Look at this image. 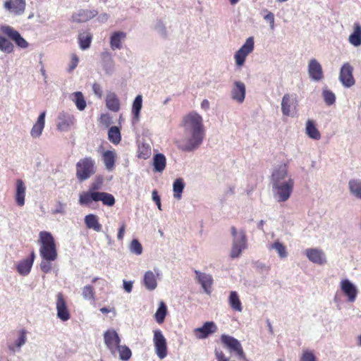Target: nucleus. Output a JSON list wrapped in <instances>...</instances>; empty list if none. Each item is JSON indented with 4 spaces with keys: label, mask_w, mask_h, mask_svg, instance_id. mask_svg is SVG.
<instances>
[{
    "label": "nucleus",
    "mask_w": 361,
    "mask_h": 361,
    "mask_svg": "<svg viewBox=\"0 0 361 361\" xmlns=\"http://www.w3.org/2000/svg\"><path fill=\"white\" fill-rule=\"evenodd\" d=\"M181 126L183 137L176 142L178 148L187 152L198 149L205 135L202 117L197 112L192 111L183 118Z\"/></svg>",
    "instance_id": "nucleus-1"
},
{
    "label": "nucleus",
    "mask_w": 361,
    "mask_h": 361,
    "mask_svg": "<svg viewBox=\"0 0 361 361\" xmlns=\"http://www.w3.org/2000/svg\"><path fill=\"white\" fill-rule=\"evenodd\" d=\"M270 185L274 200L285 202L290 197L295 180L288 163H281L273 167L270 176Z\"/></svg>",
    "instance_id": "nucleus-2"
},
{
    "label": "nucleus",
    "mask_w": 361,
    "mask_h": 361,
    "mask_svg": "<svg viewBox=\"0 0 361 361\" xmlns=\"http://www.w3.org/2000/svg\"><path fill=\"white\" fill-rule=\"evenodd\" d=\"M39 239L42 243L39 248L41 257L48 260H56L58 255L52 235L47 231H41L39 233Z\"/></svg>",
    "instance_id": "nucleus-3"
},
{
    "label": "nucleus",
    "mask_w": 361,
    "mask_h": 361,
    "mask_svg": "<svg viewBox=\"0 0 361 361\" xmlns=\"http://www.w3.org/2000/svg\"><path fill=\"white\" fill-rule=\"evenodd\" d=\"M76 178L80 182L89 179L96 172L95 160L90 157L80 159L75 165Z\"/></svg>",
    "instance_id": "nucleus-4"
},
{
    "label": "nucleus",
    "mask_w": 361,
    "mask_h": 361,
    "mask_svg": "<svg viewBox=\"0 0 361 361\" xmlns=\"http://www.w3.org/2000/svg\"><path fill=\"white\" fill-rule=\"evenodd\" d=\"M231 231L233 236V244L230 256L231 258L235 259L240 257L242 251L247 248V238L243 230L238 232L236 228L232 226Z\"/></svg>",
    "instance_id": "nucleus-5"
},
{
    "label": "nucleus",
    "mask_w": 361,
    "mask_h": 361,
    "mask_svg": "<svg viewBox=\"0 0 361 361\" xmlns=\"http://www.w3.org/2000/svg\"><path fill=\"white\" fill-rule=\"evenodd\" d=\"M298 102L295 94H285L281 100V111L283 116L294 117L298 112Z\"/></svg>",
    "instance_id": "nucleus-6"
},
{
    "label": "nucleus",
    "mask_w": 361,
    "mask_h": 361,
    "mask_svg": "<svg viewBox=\"0 0 361 361\" xmlns=\"http://www.w3.org/2000/svg\"><path fill=\"white\" fill-rule=\"evenodd\" d=\"M255 42L253 37H248L242 47L235 53L234 59L238 67L244 65L247 56L254 50Z\"/></svg>",
    "instance_id": "nucleus-7"
},
{
    "label": "nucleus",
    "mask_w": 361,
    "mask_h": 361,
    "mask_svg": "<svg viewBox=\"0 0 361 361\" xmlns=\"http://www.w3.org/2000/svg\"><path fill=\"white\" fill-rule=\"evenodd\" d=\"M0 30L3 34L13 40L18 47L22 49L28 47V42L21 36L20 32L13 27L8 25H3L1 26Z\"/></svg>",
    "instance_id": "nucleus-8"
},
{
    "label": "nucleus",
    "mask_w": 361,
    "mask_h": 361,
    "mask_svg": "<svg viewBox=\"0 0 361 361\" xmlns=\"http://www.w3.org/2000/svg\"><path fill=\"white\" fill-rule=\"evenodd\" d=\"M153 343L157 355L161 360L165 358L167 355V343L161 331H154Z\"/></svg>",
    "instance_id": "nucleus-9"
},
{
    "label": "nucleus",
    "mask_w": 361,
    "mask_h": 361,
    "mask_svg": "<svg viewBox=\"0 0 361 361\" xmlns=\"http://www.w3.org/2000/svg\"><path fill=\"white\" fill-rule=\"evenodd\" d=\"M75 123V118L71 113L62 111L59 113L56 118L57 129L62 132H68Z\"/></svg>",
    "instance_id": "nucleus-10"
},
{
    "label": "nucleus",
    "mask_w": 361,
    "mask_h": 361,
    "mask_svg": "<svg viewBox=\"0 0 361 361\" xmlns=\"http://www.w3.org/2000/svg\"><path fill=\"white\" fill-rule=\"evenodd\" d=\"M221 341L231 352L235 353L239 358L245 359V354L242 345L236 338L228 335H222Z\"/></svg>",
    "instance_id": "nucleus-11"
},
{
    "label": "nucleus",
    "mask_w": 361,
    "mask_h": 361,
    "mask_svg": "<svg viewBox=\"0 0 361 361\" xmlns=\"http://www.w3.org/2000/svg\"><path fill=\"white\" fill-rule=\"evenodd\" d=\"M104 343L111 354L115 355L121 343V338L114 329L107 330L104 334Z\"/></svg>",
    "instance_id": "nucleus-12"
},
{
    "label": "nucleus",
    "mask_w": 361,
    "mask_h": 361,
    "mask_svg": "<svg viewBox=\"0 0 361 361\" xmlns=\"http://www.w3.org/2000/svg\"><path fill=\"white\" fill-rule=\"evenodd\" d=\"M305 254L307 258L314 264L324 265L327 262L325 252L319 248H307Z\"/></svg>",
    "instance_id": "nucleus-13"
},
{
    "label": "nucleus",
    "mask_w": 361,
    "mask_h": 361,
    "mask_svg": "<svg viewBox=\"0 0 361 361\" xmlns=\"http://www.w3.org/2000/svg\"><path fill=\"white\" fill-rule=\"evenodd\" d=\"M340 288L343 293L347 296L348 301L354 302L357 298L358 290L355 284L349 279H345L341 281Z\"/></svg>",
    "instance_id": "nucleus-14"
},
{
    "label": "nucleus",
    "mask_w": 361,
    "mask_h": 361,
    "mask_svg": "<svg viewBox=\"0 0 361 361\" xmlns=\"http://www.w3.org/2000/svg\"><path fill=\"white\" fill-rule=\"evenodd\" d=\"M217 329V326L214 322H206L202 326L195 328L193 334L197 339H204L215 333Z\"/></svg>",
    "instance_id": "nucleus-15"
},
{
    "label": "nucleus",
    "mask_w": 361,
    "mask_h": 361,
    "mask_svg": "<svg viewBox=\"0 0 361 361\" xmlns=\"http://www.w3.org/2000/svg\"><path fill=\"white\" fill-rule=\"evenodd\" d=\"M160 275V270L157 268L154 271H147L143 276L142 283L145 288L149 291L154 290L157 287V277Z\"/></svg>",
    "instance_id": "nucleus-16"
},
{
    "label": "nucleus",
    "mask_w": 361,
    "mask_h": 361,
    "mask_svg": "<svg viewBox=\"0 0 361 361\" xmlns=\"http://www.w3.org/2000/svg\"><path fill=\"white\" fill-rule=\"evenodd\" d=\"M25 0H6L4 4V8L15 16L22 15L25 12Z\"/></svg>",
    "instance_id": "nucleus-17"
},
{
    "label": "nucleus",
    "mask_w": 361,
    "mask_h": 361,
    "mask_svg": "<svg viewBox=\"0 0 361 361\" xmlns=\"http://www.w3.org/2000/svg\"><path fill=\"white\" fill-rule=\"evenodd\" d=\"M339 80L343 86L350 87L355 84L353 76V67L348 63H345L341 68Z\"/></svg>",
    "instance_id": "nucleus-18"
},
{
    "label": "nucleus",
    "mask_w": 361,
    "mask_h": 361,
    "mask_svg": "<svg viewBox=\"0 0 361 361\" xmlns=\"http://www.w3.org/2000/svg\"><path fill=\"white\" fill-rule=\"evenodd\" d=\"M56 298L57 317L63 322L68 321L71 316L62 293H59Z\"/></svg>",
    "instance_id": "nucleus-19"
},
{
    "label": "nucleus",
    "mask_w": 361,
    "mask_h": 361,
    "mask_svg": "<svg viewBox=\"0 0 361 361\" xmlns=\"http://www.w3.org/2000/svg\"><path fill=\"white\" fill-rule=\"evenodd\" d=\"M195 274L196 275L195 280L201 285L204 291L207 294H210L213 283L212 275L198 270H195Z\"/></svg>",
    "instance_id": "nucleus-20"
},
{
    "label": "nucleus",
    "mask_w": 361,
    "mask_h": 361,
    "mask_svg": "<svg viewBox=\"0 0 361 361\" xmlns=\"http://www.w3.org/2000/svg\"><path fill=\"white\" fill-rule=\"evenodd\" d=\"M308 73L314 81H319L324 77L322 67L315 59H312L309 62Z\"/></svg>",
    "instance_id": "nucleus-21"
},
{
    "label": "nucleus",
    "mask_w": 361,
    "mask_h": 361,
    "mask_svg": "<svg viewBox=\"0 0 361 361\" xmlns=\"http://www.w3.org/2000/svg\"><path fill=\"white\" fill-rule=\"evenodd\" d=\"M126 37V32L123 31H116L112 32L109 40L111 49L113 51L121 49Z\"/></svg>",
    "instance_id": "nucleus-22"
},
{
    "label": "nucleus",
    "mask_w": 361,
    "mask_h": 361,
    "mask_svg": "<svg viewBox=\"0 0 361 361\" xmlns=\"http://www.w3.org/2000/svg\"><path fill=\"white\" fill-rule=\"evenodd\" d=\"M15 201L18 207H23L25 202L26 186L21 179L16 180Z\"/></svg>",
    "instance_id": "nucleus-23"
},
{
    "label": "nucleus",
    "mask_w": 361,
    "mask_h": 361,
    "mask_svg": "<svg viewBox=\"0 0 361 361\" xmlns=\"http://www.w3.org/2000/svg\"><path fill=\"white\" fill-rule=\"evenodd\" d=\"M97 13L95 10L80 9L73 14L72 20L75 23H84L95 17Z\"/></svg>",
    "instance_id": "nucleus-24"
},
{
    "label": "nucleus",
    "mask_w": 361,
    "mask_h": 361,
    "mask_svg": "<svg viewBox=\"0 0 361 361\" xmlns=\"http://www.w3.org/2000/svg\"><path fill=\"white\" fill-rule=\"evenodd\" d=\"M245 97V85L241 81H235L231 90V97L238 103H243Z\"/></svg>",
    "instance_id": "nucleus-25"
},
{
    "label": "nucleus",
    "mask_w": 361,
    "mask_h": 361,
    "mask_svg": "<svg viewBox=\"0 0 361 361\" xmlns=\"http://www.w3.org/2000/svg\"><path fill=\"white\" fill-rule=\"evenodd\" d=\"M46 111L42 112L37 118L36 123L33 125L30 135L33 138H38L41 136L45 126Z\"/></svg>",
    "instance_id": "nucleus-26"
},
{
    "label": "nucleus",
    "mask_w": 361,
    "mask_h": 361,
    "mask_svg": "<svg viewBox=\"0 0 361 361\" xmlns=\"http://www.w3.org/2000/svg\"><path fill=\"white\" fill-rule=\"evenodd\" d=\"M102 157L106 169L109 171H112L114 169L117 158L116 152L113 150L104 151L102 154Z\"/></svg>",
    "instance_id": "nucleus-27"
},
{
    "label": "nucleus",
    "mask_w": 361,
    "mask_h": 361,
    "mask_svg": "<svg viewBox=\"0 0 361 361\" xmlns=\"http://www.w3.org/2000/svg\"><path fill=\"white\" fill-rule=\"evenodd\" d=\"M106 108L114 112H118L121 108L120 100L117 94L113 92H108L106 96Z\"/></svg>",
    "instance_id": "nucleus-28"
},
{
    "label": "nucleus",
    "mask_w": 361,
    "mask_h": 361,
    "mask_svg": "<svg viewBox=\"0 0 361 361\" xmlns=\"http://www.w3.org/2000/svg\"><path fill=\"white\" fill-rule=\"evenodd\" d=\"M305 133L311 139L319 140L321 138V133L317 129L315 123L312 120H307L305 123Z\"/></svg>",
    "instance_id": "nucleus-29"
},
{
    "label": "nucleus",
    "mask_w": 361,
    "mask_h": 361,
    "mask_svg": "<svg viewBox=\"0 0 361 361\" xmlns=\"http://www.w3.org/2000/svg\"><path fill=\"white\" fill-rule=\"evenodd\" d=\"M69 99L75 104L76 108L82 111H84L87 106L86 100L83 94L81 92H75L70 94Z\"/></svg>",
    "instance_id": "nucleus-30"
},
{
    "label": "nucleus",
    "mask_w": 361,
    "mask_h": 361,
    "mask_svg": "<svg viewBox=\"0 0 361 361\" xmlns=\"http://www.w3.org/2000/svg\"><path fill=\"white\" fill-rule=\"evenodd\" d=\"M102 66L106 73L111 75L115 69V65L111 54L109 52H104L102 54Z\"/></svg>",
    "instance_id": "nucleus-31"
},
{
    "label": "nucleus",
    "mask_w": 361,
    "mask_h": 361,
    "mask_svg": "<svg viewBox=\"0 0 361 361\" xmlns=\"http://www.w3.org/2000/svg\"><path fill=\"white\" fill-rule=\"evenodd\" d=\"M348 41L354 47L361 45V25L360 23H354L353 32L350 35Z\"/></svg>",
    "instance_id": "nucleus-32"
},
{
    "label": "nucleus",
    "mask_w": 361,
    "mask_h": 361,
    "mask_svg": "<svg viewBox=\"0 0 361 361\" xmlns=\"http://www.w3.org/2000/svg\"><path fill=\"white\" fill-rule=\"evenodd\" d=\"M84 221L87 228L93 229L97 232L102 231V225L99 224L98 217L96 215L93 214L86 215Z\"/></svg>",
    "instance_id": "nucleus-33"
},
{
    "label": "nucleus",
    "mask_w": 361,
    "mask_h": 361,
    "mask_svg": "<svg viewBox=\"0 0 361 361\" xmlns=\"http://www.w3.org/2000/svg\"><path fill=\"white\" fill-rule=\"evenodd\" d=\"M142 107V97L139 94L135 98L132 105L133 121L138 122L140 120V111Z\"/></svg>",
    "instance_id": "nucleus-34"
},
{
    "label": "nucleus",
    "mask_w": 361,
    "mask_h": 361,
    "mask_svg": "<svg viewBox=\"0 0 361 361\" xmlns=\"http://www.w3.org/2000/svg\"><path fill=\"white\" fill-rule=\"evenodd\" d=\"M166 165V157L161 153L157 154L153 157L154 171L161 173L164 171Z\"/></svg>",
    "instance_id": "nucleus-35"
},
{
    "label": "nucleus",
    "mask_w": 361,
    "mask_h": 361,
    "mask_svg": "<svg viewBox=\"0 0 361 361\" xmlns=\"http://www.w3.org/2000/svg\"><path fill=\"white\" fill-rule=\"evenodd\" d=\"M348 189L350 193L355 197L361 200V180L350 179L348 181Z\"/></svg>",
    "instance_id": "nucleus-36"
},
{
    "label": "nucleus",
    "mask_w": 361,
    "mask_h": 361,
    "mask_svg": "<svg viewBox=\"0 0 361 361\" xmlns=\"http://www.w3.org/2000/svg\"><path fill=\"white\" fill-rule=\"evenodd\" d=\"M97 191L82 192L79 195V204L80 205H89L92 202H97Z\"/></svg>",
    "instance_id": "nucleus-37"
},
{
    "label": "nucleus",
    "mask_w": 361,
    "mask_h": 361,
    "mask_svg": "<svg viewBox=\"0 0 361 361\" xmlns=\"http://www.w3.org/2000/svg\"><path fill=\"white\" fill-rule=\"evenodd\" d=\"M228 304L233 310L240 312L243 311L242 303L236 291H231L230 293Z\"/></svg>",
    "instance_id": "nucleus-38"
},
{
    "label": "nucleus",
    "mask_w": 361,
    "mask_h": 361,
    "mask_svg": "<svg viewBox=\"0 0 361 361\" xmlns=\"http://www.w3.org/2000/svg\"><path fill=\"white\" fill-rule=\"evenodd\" d=\"M97 202L101 201L104 205L112 207L115 204L113 195L105 192H97Z\"/></svg>",
    "instance_id": "nucleus-39"
},
{
    "label": "nucleus",
    "mask_w": 361,
    "mask_h": 361,
    "mask_svg": "<svg viewBox=\"0 0 361 361\" xmlns=\"http://www.w3.org/2000/svg\"><path fill=\"white\" fill-rule=\"evenodd\" d=\"M92 35L88 32H83L78 35V42L82 50L87 49L91 44Z\"/></svg>",
    "instance_id": "nucleus-40"
},
{
    "label": "nucleus",
    "mask_w": 361,
    "mask_h": 361,
    "mask_svg": "<svg viewBox=\"0 0 361 361\" xmlns=\"http://www.w3.org/2000/svg\"><path fill=\"white\" fill-rule=\"evenodd\" d=\"M185 188V183L183 178H177L173 183V197L177 200H180L182 193Z\"/></svg>",
    "instance_id": "nucleus-41"
},
{
    "label": "nucleus",
    "mask_w": 361,
    "mask_h": 361,
    "mask_svg": "<svg viewBox=\"0 0 361 361\" xmlns=\"http://www.w3.org/2000/svg\"><path fill=\"white\" fill-rule=\"evenodd\" d=\"M269 250H274L281 259L288 257V252L286 246L281 243L279 240H276L274 243L269 247Z\"/></svg>",
    "instance_id": "nucleus-42"
},
{
    "label": "nucleus",
    "mask_w": 361,
    "mask_h": 361,
    "mask_svg": "<svg viewBox=\"0 0 361 361\" xmlns=\"http://www.w3.org/2000/svg\"><path fill=\"white\" fill-rule=\"evenodd\" d=\"M32 267V259H25L18 264L17 271L20 275L26 276L30 272Z\"/></svg>",
    "instance_id": "nucleus-43"
},
{
    "label": "nucleus",
    "mask_w": 361,
    "mask_h": 361,
    "mask_svg": "<svg viewBox=\"0 0 361 361\" xmlns=\"http://www.w3.org/2000/svg\"><path fill=\"white\" fill-rule=\"evenodd\" d=\"M167 314V307L164 302H160L159 307L154 314L156 322L161 324L164 322L166 315Z\"/></svg>",
    "instance_id": "nucleus-44"
},
{
    "label": "nucleus",
    "mask_w": 361,
    "mask_h": 361,
    "mask_svg": "<svg viewBox=\"0 0 361 361\" xmlns=\"http://www.w3.org/2000/svg\"><path fill=\"white\" fill-rule=\"evenodd\" d=\"M108 139L114 145H117L121 142V133L117 126H112L109 128L108 132Z\"/></svg>",
    "instance_id": "nucleus-45"
},
{
    "label": "nucleus",
    "mask_w": 361,
    "mask_h": 361,
    "mask_svg": "<svg viewBox=\"0 0 361 361\" xmlns=\"http://www.w3.org/2000/svg\"><path fill=\"white\" fill-rule=\"evenodd\" d=\"M13 49V44L8 39L0 35V51L6 54H11Z\"/></svg>",
    "instance_id": "nucleus-46"
},
{
    "label": "nucleus",
    "mask_w": 361,
    "mask_h": 361,
    "mask_svg": "<svg viewBox=\"0 0 361 361\" xmlns=\"http://www.w3.org/2000/svg\"><path fill=\"white\" fill-rule=\"evenodd\" d=\"M117 350L119 353L120 359L123 361L128 360L132 355L130 349L125 345H119V346L117 348Z\"/></svg>",
    "instance_id": "nucleus-47"
},
{
    "label": "nucleus",
    "mask_w": 361,
    "mask_h": 361,
    "mask_svg": "<svg viewBox=\"0 0 361 361\" xmlns=\"http://www.w3.org/2000/svg\"><path fill=\"white\" fill-rule=\"evenodd\" d=\"M82 295L85 300H94V288L90 285L84 286L82 289Z\"/></svg>",
    "instance_id": "nucleus-48"
},
{
    "label": "nucleus",
    "mask_w": 361,
    "mask_h": 361,
    "mask_svg": "<svg viewBox=\"0 0 361 361\" xmlns=\"http://www.w3.org/2000/svg\"><path fill=\"white\" fill-rule=\"evenodd\" d=\"M129 250L130 252L136 255H140L142 253V246L137 239H133L131 241L129 245Z\"/></svg>",
    "instance_id": "nucleus-49"
},
{
    "label": "nucleus",
    "mask_w": 361,
    "mask_h": 361,
    "mask_svg": "<svg viewBox=\"0 0 361 361\" xmlns=\"http://www.w3.org/2000/svg\"><path fill=\"white\" fill-rule=\"evenodd\" d=\"M322 94L324 102L327 105L330 106L334 104L336 101V96L333 92L325 90L323 91Z\"/></svg>",
    "instance_id": "nucleus-50"
},
{
    "label": "nucleus",
    "mask_w": 361,
    "mask_h": 361,
    "mask_svg": "<svg viewBox=\"0 0 361 361\" xmlns=\"http://www.w3.org/2000/svg\"><path fill=\"white\" fill-rule=\"evenodd\" d=\"M151 154V148L148 144H142L139 147V156L145 159Z\"/></svg>",
    "instance_id": "nucleus-51"
},
{
    "label": "nucleus",
    "mask_w": 361,
    "mask_h": 361,
    "mask_svg": "<svg viewBox=\"0 0 361 361\" xmlns=\"http://www.w3.org/2000/svg\"><path fill=\"white\" fill-rule=\"evenodd\" d=\"M300 361H317V357L312 351L303 350Z\"/></svg>",
    "instance_id": "nucleus-52"
},
{
    "label": "nucleus",
    "mask_w": 361,
    "mask_h": 361,
    "mask_svg": "<svg viewBox=\"0 0 361 361\" xmlns=\"http://www.w3.org/2000/svg\"><path fill=\"white\" fill-rule=\"evenodd\" d=\"M66 204L61 201H58L56 204L54 209L52 210L53 214H60L64 215L66 213Z\"/></svg>",
    "instance_id": "nucleus-53"
},
{
    "label": "nucleus",
    "mask_w": 361,
    "mask_h": 361,
    "mask_svg": "<svg viewBox=\"0 0 361 361\" xmlns=\"http://www.w3.org/2000/svg\"><path fill=\"white\" fill-rule=\"evenodd\" d=\"M26 331L25 330H21L20 331V335L16 341V346L18 348H20L21 346H23L25 342H26Z\"/></svg>",
    "instance_id": "nucleus-54"
},
{
    "label": "nucleus",
    "mask_w": 361,
    "mask_h": 361,
    "mask_svg": "<svg viewBox=\"0 0 361 361\" xmlns=\"http://www.w3.org/2000/svg\"><path fill=\"white\" fill-rule=\"evenodd\" d=\"M79 59L75 54H71V61L68 64V72L71 73L78 66Z\"/></svg>",
    "instance_id": "nucleus-55"
},
{
    "label": "nucleus",
    "mask_w": 361,
    "mask_h": 361,
    "mask_svg": "<svg viewBox=\"0 0 361 361\" xmlns=\"http://www.w3.org/2000/svg\"><path fill=\"white\" fill-rule=\"evenodd\" d=\"M53 261L54 260H48V259H42V260L39 264L41 270L44 273H46V274L49 273L51 269V262Z\"/></svg>",
    "instance_id": "nucleus-56"
},
{
    "label": "nucleus",
    "mask_w": 361,
    "mask_h": 361,
    "mask_svg": "<svg viewBox=\"0 0 361 361\" xmlns=\"http://www.w3.org/2000/svg\"><path fill=\"white\" fill-rule=\"evenodd\" d=\"M92 91L94 94L99 99L102 97V89L101 85L98 83H94L92 85Z\"/></svg>",
    "instance_id": "nucleus-57"
},
{
    "label": "nucleus",
    "mask_w": 361,
    "mask_h": 361,
    "mask_svg": "<svg viewBox=\"0 0 361 361\" xmlns=\"http://www.w3.org/2000/svg\"><path fill=\"white\" fill-rule=\"evenodd\" d=\"M152 200L153 201L155 202L158 209L159 210H161V200H160V197L159 195H158V192L157 190H153L152 191Z\"/></svg>",
    "instance_id": "nucleus-58"
},
{
    "label": "nucleus",
    "mask_w": 361,
    "mask_h": 361,
    "mask_svg": "<svg viewBox=\"0 0 361 361\" xmlns=\"http://www.w3.org/2000/svg\"><path fill=\"white\" fill-rule=\"evenodd\" d=\"M126 231V224L124 222L121 224V226L118 229L117 238L118 240H123Z\"/></svg>",
    "instance_id": "nucleus-59"
},
{
    "label": "nucleus",
    "mask_w": 361,
    "mask_h": 361,
    "mask_svg": "<svg viewBox=\"0 0 361 361\" xmlns=\"http://www.w3.org/2000/svg\"><path fill=\"white\" fill-rule=\"evenodd\" d=\"M133 285V282L132 281H126V280L123 281V289L128 293L132 291Z\"/></svg>",
    "instance_id": "nucleus-60"
},
{
    "label": "nucleus",
    "mask_w": 361,
    "mask_h": 361,
    "mask_svg": "<svg viewBox=\"0 0 361 361\" xmlns=\"http://www.w3.org/2000/svg\"><path fill=\"white\" fill-rule=\"evenodd\" d=\"M264 20L268 21L270 24L271 29L274 28V16L271 12H269L265 16Z\"/></svg>",
    "instance_id": "nucleus-61"
},
{
    "label": "nucleus",
    "mask_w": 361,
    "mask_h": 361,
    "mask_svg": "<svg viewBox=\"0 0 361 361\" xmlns=\"http://www.w3.org/2000/svg\"><path fill=\"white\" fill-rule=\"evenodd\" d=\"M215 355L218 361H228V358L226 357L223 351L216 349Z\"/></svg>",
    "instance_id": "nucleus-62"
},
{
    "label": "nucleus",
    "mask_w": 361,
    "mask_h": 361,
    "mask_svg": "<svg viewBox=\"0 0 361 361\" xmlns=\"http://www.w3.org/2000/svg\"><path fill=\"white\" fill-rule=\"evenodd\" d=\"M97 19L99 21H100L102 23H105L109 19V15L106 13H102L101 15L99 16Z\"/></svg>",
    "instance_id": "nucleus-63"
},
{
    "label": "nucleus",
    "mask_w": 361,
    "mask_h": 361,
    "mask_svg": "<svg viewBox=\"0 0 361 361\" xmlns=\"http://www.w3.org/2000/svg\"><path fill=\"white\" fill-rule=\"evenodd\" d=\"M201 107L205 111L208 110L209 108V102L207 99H203L201 103Z\"/></svg>",
    "instance_id": "nucleus-64"
}]
</instances>
